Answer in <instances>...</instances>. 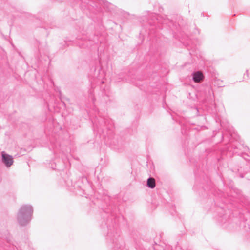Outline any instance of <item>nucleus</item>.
I'll list each match as a JSON object with an SVG mask.
<instances>
[{"instance_id":"nucleus-3","label":"nucleus","mask_w":250,"mask_h":250,"mask_svg":"<svg viewBox=\"0 0 250 250\" xmlns=\"http://www.w3.org/2000/svg\"><path fill=\"white\" fill-rule=\"evenodd\" d=\"M147 185L151 188H154L155 187V180L153 178H149L147 181Z\"/></svg>"},{"instance_id":"nucleus-4","label":"nucleus","mask_w":250,"mask_h":250,"mask_svg":"<svg viewBox=\"0 0 250 250\" xmlns=\"http://www.w3.org/2000/svg\"><path fill=\"white\" fill-rule=\"evenodd\" d=\"M23 212H24V209H21L20 210V215H19V218H20V217H21L22 214H23Z\"/></svg>"},{"instance_id":"nucleus-2","label":"nucleus","mask_w":250,"mask_h":250,"mask_svg":"<svg viewBox=\"0 0 250 250\" xmlns=\"http://www.w3.org/2000/svg\"><path fill=\"white\" fill-rule=\"evenodd\" d=\"M204 78L203 73L201 71H197L193 73V79L195 83L201 82Z\"/></svg>"},{"instance_id":"nucleus-1","label":"nucleus","mask_w":250,"mask_h":250,"mask_svg":"<svg viewBox=\"0 0 250 250\" xmlns=\"http://www.w3.org/2000/svg\"><path fill=\"white\" fill-rule=\"evenodd\" d=\"M2 161L7 167H9L13 164V159L11 156L2 152Z\"/></svg>"}]
</instances>
